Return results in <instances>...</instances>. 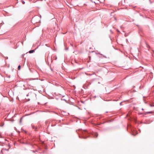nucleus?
Here are the masks:
<instances>
[{"label": "nucleus", "mask_w": 154, "mask_h": 154, "mask_svg": "<svg viewBox=\"0 0 154 154\" xmlns=\"http://www.w3.org/2000/svg\"><path fill=\"white\" fill-rule=\"evenodd\" d=\"M93 135L94 137L96 138V137H97V136H98V134L97 132H95V133H94L93 134Z\"/></svg>", "instance_id": "obj_1"}, {"label": "nucleus", "mask_w": 154, "mask_h": 154, "mask_svg": "<svg viewBox=\"0 0 154 154\" xmlns=\"http://www.w3.org/2000/svg\"><path fill=\"white\" fill-rule=\"evenodd\" d=\"M32 128L33 129H35V130H36L37 129V127H35V126L33 125H32Z\"/></svg>", "instance_id": "obj_2"}, {"label": "nucleus", "mask_w": 154, "mask_h": 154, "mask_svg": "<svg viewBox=\"0 0 154 154\" xmlns=\"http://www.w3.org/2000/svg\"><path fill=\"white\" fill-rule=\"evenodd\" d=\"M34 52V50H30V51L29 52V53H33Z\"/></svg>", "instance_id": "obj_3"}, {"label": "nucleus", "mask_w": 154, "mask_h": 154, "mask_svg": "<svg viewBox=\"0 0 154 154\" xmlns=\"http://www.w3.org/2000/svg\"><path fill=\"white\" fill-rule=\"evenodd\" d=\"M149 106H150L151 107L154 106V103H153L152 104H149Z\"/></svg>", "instance_id": "obj_4"}, {"label": "nucleus", "mask_w": 154, "mask_h": 154, "mask_svg": "<svg viewBox=\"0 0 154 154\" xmlns=\"http://www.w3.org/2000/svg\"><path fill=\"white\" fill-rule=\"evenodd\" d=\"M61 100H64V101H65V102H67V101H67V100H66L65 99H61Z\"/></svg>", "instance_id": "obj_5"}, {"label": "nucleus", "mask_w": 154, "mask_h": 154, "mask_svg": "<svg viewBox=\"0 0 154 154\" xmlns=\"http://www.w3.org/2000/svg\"><path fill=\"white\" fill-rule=\"evenodd\" d=\"M20 65L19 66H18V69L20 70Z\"/></svg>", "instance_id": "obj_6"}, {"label": "nucleus", "mask_w": 154, "mask_h": 154, "mask_svg": "<svg viewBox=\"0 0 154 154\" xmlns=\"http://www.w3.org/2000/svg\"><path fill=\"white\" fill-rule=\"evenodd\" d=\"M22 119V118H21L20 119V123H21V122Z\"/></svg>", "instance_id": "obj_7"}, {"label": "nucleus", "mask_w": 154, "mask_h": 154, "mask_svg": "<svg viewBox=\"0 0 154 154\" xmlns=\"http://www.w3.org/2000/svg\"><path fill=\"white\" fill-rule=\"evenodd\" d=\"M16 99H18V100H20L19 99V98H18V97H16Z\"/></svg>", "instance_id": "obj_8"}, {"label": "nucleus", "mask_w": 154, "mask_h": 154, "mask_svg": "<svg viewBox=\"0 0 154 154\" xmlns=\"http://www.w3.org/2000/svg\"><path fill=\"white\" fill-rule=\"evenodd\" d=\"M82 138H85H85H87V137H82Z\"/></svg>", "instance_id": "obj_9"}, {"label": "nucleus", "mask_w": 154, "mask_h": 154, "mask_svg": "<svg viewBox=\"0 0 154 154\" xmlns=\"http://www.w3.org/2000/svg\"><path fill=\"white\" fill-rule=\"evenodd\" d=\"M49 99H54V98L52 97H51V98H49Z\"/></svg>", "instance_id": "obj_10"}, {"label": "nucleus", "mask_w": 154, "mask_h": 154, "mask_svg": "<svg viewBox=\"0 0 154 154\" xmlns=\"http://www.w3.org/2000/svg\"><path fill=\"white\" fill-rule=\"evenodd\" d=\"M105 100V101H109V100Z\"/></svg>", "instance_id": "obj_11"}, {"label": "nucleus", "mask_w": 154, "mask_h": 154, "mask_svg": "<svg viewBox=\"0 0 154 154\" xmlns=\"http://www.w3.org/2000/svg\"><path fill=\"white\" fill-rule=\"evenodd\" d=\"M150 113V112H147V113Z\"/></svg>", "instance_id": "obj_12"}, {"label": "nucleus", "mask_w": 154, "mask_h": 154, "mask_svg": "<svg viewBox=\"0 0 154 154\" xmlns=\"http://www.w3.org/2000/svg\"><path fill=\"white\" fill-rule=\"evenodd\" d=\"M23 4H24L25 3V2H23Z\"/></svg>", "instance_id": "obj_13"}, {"label": "nucleus", "mask_w": 154, "mask_h": 154, "mask_svg": "<svg viewBox=\"0 0 154 154\" xmlns=\"http://www.w3.org/2000/svg\"><path fill=\"white\" fill-rule=\"evenodd\" d=\"M32 152H34V150H32Z\"/></svg>", "instance_id": "obj_14"}, {"label": "nucleus", "mask_w": 154, "mask_h": 154, "mask_svg": "<svg viewBox=\"0 0 154 154\" xmlns=\"http://www.w3.org/2000/svg\"><path fill=\"white\" fill-rule=\"evenodd\" d=\"M142 110H144V109H143L142 108Z\"/></svg>", "instance_id": "obj_15"}, {"label": "nucleus", "mask_w": 154, "mask_h": 154, "mask_svg": "<svg viewBox=\"0 0 154 154\" xmlns=\"http://www.w3.org/2000/svg\"><path fill=\"white\" fill-rule=\"evenodd\" d=\"M121 103H122V102H121V103H120V105H121Z\"/></svg>", "instance_id": "obj_16"}, {"label": "nucleus", "mask_w": 154, "mask_h": 154, "mask_svg": "<svg viewBox=\"0 0 154 154\" xmlns=\"http://www.w3.org/2000/svg\"><path fill=\"white\" fill-rule=\"evenodd\" d=\"M69 100H70V101H70V99H69Z\"/></svg>", "instance_id": "obj_17"}, {"label": "nucleus", "mask_w": 154, "mask_h": 154, "mask_svg": "<svg viewBox=\"0 0 154 154\" xmlns=\"http://www.w3.org/2000/svg\"><path fill=\"white\" fill-rule=\"evenodd\" d=\"M56 99H57H57H57V98H56Z\"/></svg>", "instance_id": "obj_18"}, {"label": "nucleus", "mask_w": 154, "mask_h": 154, "mask_svg": "<svg viewBox=\"0 0 154 154\" xmlns=\"http://www.w3.org/2000/svg\"><path fill=\"white\" fill-rule=\"evenodd\" d=\"M71 97V98H72V97Z\"/></svg>", "instance_id": "obj_19"}]
</instances>
